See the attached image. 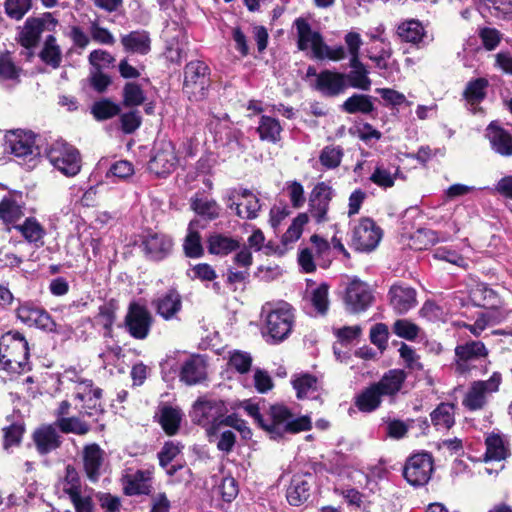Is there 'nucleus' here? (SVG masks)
<instances>
[{"label":"nucleus","instance_id":"nucleus-1","mask_svg":"<svg viewBox=\"0 0 512 512\" xmlns=\"http://www.w3.org/2000/svg\"><path fill=\"white\" fill-rule=\"evenodd\" d=\"M312 428L311 419L307 415L294 418L291 409L284 404L271 405L265 420L264 431L270 439L279 440L285 434H297Z\"/></svg>","mask_w":512,"mask_h":512},{"label":"nucleus","instance_id":"nucleus-2","mask_svg":"<svg viewBox=\"0 0 512 512\" xmlns=\"http://www.w3.org/2000/svg\"><path fill=\"white\" fill-rule=\"evenodd\" d=\"M30 348L23 333L10 330L0 337V364L13 373L30 370Z\"/></svg>","mask_w":512,"mask_h":512},{"label":"nucleus","instance_id":"nucleus-3","mask_svg":"<svg viewBox=\"0 0 512 512\" xmlns=\"http://www.w3.org/2000/svg\"><path fill=\"white\" fill-rule=\"evenodd\" d=\"M228 413L226 402L221 399H212L200 396L192 405L189 413L193 424L205 429L210 443L218 436V422L222 416Z\"/></svg>","mask_w":512,"mask_h":512},{"label":"nucleus","instance_id":"nucleus-4","mask_svg":"<svg viewBox=\"0 0 512 512\" xmlns=\"http://www.w3.org/2000/svg\"><path fill=\"white\" fill-rule=\"evenodd\" d=\"M36 137L37 135L31 130L7 131L4 136V153L13 155L19 164L33 168L40 155Z\"/></svg>","mask_w":512,"mask_h":512},{"label":"nucleus","instance_id":"nucleus-5","mask_svg":"<svg viewBox=\"0 0 512 512\" xmlns=\"http://www.w3.org/2000/svg\"><path fill=\"white\" fill-rule=\"evenodd\" d=\"M183 92L190 101L207 98L211 86V69L202 60H193L184 67Z\"/></svg>","mask_w":512,"mask_h":512},{"label":"nucleus","instance_id":"nucleus-6","mask_svg":"<svg viewBox=\"0 0 512 512\" xmlns=\"http://www.w3.org/2000/svg\"><path fill=\"white\" fill-rule=\"evenodd\" d=\"M46 157L55 169L72 177L81 170V155L77 148L65 141H55L46 149Z\"/></svg>","mask_w":512,"mask_h":512},{"label":"nucleus","instance_id":"nucleus-7","mask_svg":"<svg viewBox=\"0 0 512 512\" xmlns=\"http://www.w3.org/2000/svg\"><path fill=\"white\" fill-rule=\"evenodd\" d=\"M171 235L148 229L140 236L139 248L147 261L159 263L171 256L174 250Z\"/></svg>","mask_w":512,"mask_h":512},{"label":"nucleus","instance_id":"nucleus-8","mask_svg":"<svg viewBox=\"0 0 512 512\" xmlns=\"http://www.w3.org/2000/svg\"><path fill=\"white\" fill-rule=\"evenodd\" d=\"M16 318L28 327H34L48 333L57 332V324L49 312L34 301L18 300L15 309Z\"/></svg>","mask_w":512,"mask_h":512},{"label":"nucleus","instance_id":"nucleus-9","mask_svg":"<svg viewBox=\"0 0 512 512\" xmlns=\"http://www.w3.org/2000/svg\"><path fill=\"white\" fill-rule=\"evenodd\" d=\"M58 25V20L50 12H45L39 17H28L17 41L25 49H33L38 46L44 31L53 32Z\"/></svg>","mask_w":512,"mask_h":512},{"label":"nucleus","instance_id":"nucleus-10","mask_svg":"<svg viewBox=\"0 0 512 512\" xmlns=\"http://www.w3.org/2000/svg\"><path fill=\"white\" fill-rule=\"evenodd\" d=\"M154 319L145 305L132 301L124 317V326L129 335L137 340H144L150 334Z\"/></svg>","mask_w":512,"mask_h":512},{"label":"nucleus","instance_id":"nucleus-11","mask_svg":"<svg viewBox=\"0 0 512 512\" xmlns=\"http://www.w3.org/2000/svg\"><path fill=\"white\" fill-rule=\"evenodd\" d=\"M155 153L148 162V170L157 177L170 175L177 167L179 159L175 145L171 141H160L155 145Z\"/></svg>","mask_w":512,"mask_h":512},{"label":"nucleus","instance_id":"nucleus-12","mask_svg":"<svg viewBox=\"0 0 512 512\" xmlns=\"http://www.w3.org/2000/svg\"><path fill=\"white\" fill-rule=\"evenodd\" d=\"M501 381V374L494 372L486 381L473 382L463 399V405L471 411L482 409L488 397L498 391Z\"/></svg>","mask_w":512,"mask_h":512},{"label":"nucleus","instance_id":"nucleus-13","mask_svg":"<svg viewBox=\"0 0 512 512\" xmlns=\"http://www.w3.org/2000/svg\"><path fill=\"white\" fill-rule=\"evenodd\" d=\"M433 472V459L429 453H417L411 456L403 469L407 482L415 487L428 483Z\"/></svg>","mask_w":512,"mask_h":512},{"label":"nucleus","instance_id":"nucleus-14","mask_svg":"<svg viewBox=\"0 0 512 512\" xmlns=\"http://www.w3.org/2000/svg\"><path fill=\"white\" fill-rule=\"evenodd\" d=\"M103 390L94 386L90 379L83 380L79 383L74 395V399L82 403L81 412L87 416L103 415L105 408L102 403Z\"/></svg>","mask_w":512,"mask_h":512},{"label":"nucleus","instance_id":"nucleus-15","mask_svg":"<svg viewBox=\"0 0 512 512\" xmlns=\"http://www.w3.org/2000/svg\"><path fill=\"white\" fill-rule=\"evenodd\" d=\"M382 238V230L370 218H362L352 231L351 245L358 251L374 250Z\"/></svg>","mask_w":512,"mask_h":512},{"label":"nucleus","instance_id":"nucleus-16","mask_svg":"<svg viewBox=\"0 0 512 512\" xmlns=\"http://www.w3.org/2000/svg\"><path fill=\"white\" fill-rule=\"evenodd\" d=\"M374 300L371 287L358 278L350 281L346 288L345 304L351 313H360L368 309Z\"/></svg>","mask_w":512,"mask_h":512},{"label":"nucleus","instance_id":"nucleus-17","mask_svg":"<svg viewBox=\"0 0 512 512\" xmlns=\"http://www.w3.org/2000/svg\"><path fill=\"white\" fill-rule=\"evenodd\" d=\"M156 314L165 321L178 320L183 309V299L175 287H170L151 301Z\"/></svg>","mask_w":512,"mask_h":512},{"label":"nucleus","instance_id":"nucleus-18","mask_svg":"<svg viewBox=\"0 0 512 512\" xmlns=\"http://www.w3.org/2000/svg\"><path fill=\"white\" fill-rule=\"evenodd\" d=\"M82 464L86 478L91 483H97L102 475L106 453L97 443L84 445L82 449Z\"/></svg>","mask_w":512,"mask_h":512},{"label":"nucleus","instance_id":"nucleus-19","mask_svg":"<svg viewBox=\"0 0 512 512\" xmlns=\"http://www.w3.org/2000/svg\"><path fill=\"white\" fill-rule=\"evenodd\" d=\"M22 192L10 191L0 200V221L10 230L24 216Z\"/></svg>","mask_w":512,"mask_h":512},{"label":"nucleus","instance_id":"nucleus-20","mask_svg":"<svg viewBox=\"0 0 512 512\" xmlns=\"http://www.w3.org/2000/svg\"><path fill=\"white\" fill-rule=\"evenodd\" d=\"M32 441L39 455H47L62 445V438L53 424H42L32 433Z\"/></svg>","mask_w":512,"mask_h":512},{"label":"nucleus","instance_id":"nucleus-21","mask_svg":"<svg viewBox=\"0 0 512 512\" xmlns=\"http://www.w3.org/2000/svg\"><path fill=\"white\" fill-rule=\"evenodd\" d=\"M488 350L480 341H469L458 345L455 348L456 369L464 373L471 368V363L480 359H485Z\"/></svg>","mask_w":512,"mask_h":512},{"label":"nucleus","instance_id":"nucleus-22","mask_svg":"<svg viewBox=\"0 0 512 512\" xmlns=\"http://www.w3.org/2000/svg\"><path fill=\"white\" fill-rule=\"evenodd\" d=\"M179 379L188 386L199 384L207 379V364L200 355H192L181 365Z\"/></svg>","mask_w":512,"mask_h":512},{"label":"nucleus","instance_id":"nucleus-23","mask_svg":"<svg viewBox=\"0 0 512 512\" xmlns=\"http://www.w3.org/2000/svg\"><path fill=\"white\" fill-rule=\"evenodd\" d=\"M266 324L269 335L276 341H282L292 330L293 315L289 310H273L268 314Z\"/></svg>","mask_w":512,"mask_h":512},{"label":"nucleus","instance_id":"nucleus-24","mask_svg":"<svg viewBox=\"0 0 512 512\" xmlns=\"http://www.w3.org/2000/svg\"><path fill=\"white\" fill-rule=\"evenodd\" d=\"M206 248L210 255L225 257L240 248V241L221 232H211L207 235Z\"/></svg>","mask_w":512,"mask_h":512},{"label":"nucleus","instance_id":"nucleus-25","mask_svg":"<svg viewBox=\"0 0 512 512\" xmlns=\"http://www.w3.org/2000/svg\"><path fill=\"white\" fill-rule=\"evenodd\" d=\"M294 26L297 29V46L301 51L312 48L313 57L320 59V32L312 31L308 21L302 17L294 21Z\"/></svg>","mask_w":512,"mask_h":512},{"label":"nucleus","instance_id":"nucleus-26","mask_svg":"<svg viewBox=\"0 0 512 512\" xmlns=\"http://www.w3.org/2000/svg\"><path fill=\"white\" fill-rule=\"evenodd\" d=\"M396 35L402 42L420 46L425 43L427 31L418 19H405L397 24Z\"/></svg>","mask_w":512,"mask_h":512},{"label":"nucleus","instance_id":"nucleus-27","mask_svg":"<svg viewBox=\"0 0 512 512\" xmlns=\"http://www.w3.org/2000/svg\"><path fill=\"white\" fill-rule=\"evenodd\" d=\"M407 374L402 369H390L383 374L379 381L374 382L383 397L389 398L391 401L395 399L401 391Z\"/></svg>","mask_w":512,"mask_h":512},{"label":"nucleus","instance_id":"nucleus-28","mask_svg":"<svg viewBox=\"0 0 512 512\" xmlns=\"http://www.w3.org/2000/svg\"><path fill=\"white\" fill-rule=\"evenodd\" d=\"M388 295L391 306L399 314L406 313L417 303L416 291L410 286L394 284Z\"/></svg>","mask_w":512,"mask_h":512},{"label":"nucleus","instance_id":"nucleus-29","mask_svg":"<svg viewBox=\"0 0 512 512\" xmlns=\"http://www.w3.org/2000/svg\"><path fill=\"white\" fill-rule=\"evenodd\" d=\"M485 461H502L510 455V447L507 438L499 433H490L485 439Z\"/></svg>","mask_w":512,"mask_h":512},{"label":"nucleus","instance_id":"nucleus-30","mask_svg":"<svg viewBox=\"0 0 512 512\" xmlns=\"http://www.w3.org/2000/svg\"><path fill=\"white\" fill-rule=\"evenodd\" d=\"M492 149L502 156H512V135L493 122L486 129Z\"/></svg>","mask_w":512,"mask_h":512},{"label":"nucleus","instance_id":"nucleus-31","mask_svg":"<svg viewBox=\"0 0 512 512\" xmlns=\"http://www.w3.org/2000/svg\"><path fill=\"white\" fill-rule=\"evenodd\" d=\"M151 480V473L147 470H137L133 475H128L123 487V493L126 496L150 495L152 486L148 482Z\"/></svg>","mask_w":512,"mask_h":512},{"label":"nucleus","instance_id":"nucleus-32","mask_svg":"<svg viewBox=\"0 0 512 512\" xmlns=\"http://www.w3.org/2000/svg\"><path fill=\"white\" fill-rule=\"evenodd\" d=\"M157 422L167 436H175L181 427V410L171 405H163L160 407Z\"/></svg>","mask_w":512,"mask_h":512},{"label":"nucleus","instance_id":"nucleus-33","mask_svg":"<svg viewBox=\"0 0 512 512\" xmlns=\"http://www.w3.org/2000/svg\"><path fill=\"white\" fill-rule=\"evenodd\" d=\"M384 397L374 383L363 389L354 398V405L359 411L371 413L378 409Z\"/></svg>","mask_w":512,"mask_h":512},{"label":"nucleus","instance_id":"nucleus-34","mask_svg":"<svg viewBox=\"0 0 512 512\" xmlns=\"http://www.w3.org/2000/svg\"><path fill=\"white\" fill-rule=\"evenodd\" d=\"M14 229L21 233L23 238L36 245H43L46 235L45 228L35 217H27L22 224L14 225Z\"/></svg>","mask_w":512,"mask_h":512},{"label":"nucleus","instance_id":"nucleus-35","mask_svg":"<svg viewBox=\"0 0 512 512\" xmlns=\"http://www.w3.org/2000/svg\"><path fill=\"white\" fill-rule=\"evenodd\" d=\"M311 494V484L302 477L294 476L287 489V500L292 506H299L308 500Z\"/></svg>","mask_w":512,"mask_h":512},{"label":"nucleus","instance_id":"nucleus-36","mask_svg":"<svg viewBox=\"0 0 512 512\" xmlns=\"http://www.w3.org/2000/svg\"><path fill=\"white\" fill-rule=\"evenodd\" d=\"M39 58L43 63L53 69H58L61 66L62 52L54 35L50 34L45 38L43 47L39 53Z\"/></svg>","mask_w":512,"mask_h":512},{"label":"nucleus","instance_id":"nucleus-37","mask_svg":"<svg viewBox=\"0 0 512 512\" xmlns=\"http://www.w3.org/2000/svg\"><path fill=\"white\" fill-rule=\"evenodd\" d=\"M118 308V302L115 299L106 301L98 308V313L95 316V320L105 330V336H112L113 325L116 320V312Z\"/></svg>","mask_w":512,"mask_h":512},{"label":"nucleus","instance_id":"nucleus-38","mask_svg":"<svg viewBox=\"0 0 512 512\" xmlns=\"http://www.w3.org/2000/svg\"><path fill=\"white\" fill-rule=\"evenodd\" d=\"M121 43L126 51L146 54L150 50V38L147 32L132 31L121 37Z\"/></svg>","mask_w":512,"mask_h":512},{"label":"nucleus","instance_id":"nucleus-39","mask_svg":"<svg viewBox=\"0 0 512 512\" xmlns=\"http://www.w3.org/2000/svg\"><path fill=\"white\" fill-rule=\"evenodd\" d=\"M282 127L276 118L262 115L257 127L259 138L262 141L277 143L281 139Z\"/></svg>","mask_w":512,"mask_h":512},{"label":"nucleus","instance_id":"nucleus-40","mask_svg":"<svg viewBox=\"0 0 512 512\" xmlns=\"http://www.w3.org/2000/svg\"><path fill=\"white\" fill-rule=\"evenodd\" d=\"M347 88L346 75L329 70L322 71V92L329 96H336Z\"/></svg>","mask_w":512,"mask_h":512},{"label":"nucleus","instance_id":"nucleus-41","mask_svg":"<svg viewBox=\"0 0 512 512\" xmlns=\"http://www.w3.org/2000/svg\"><path fill=\"white\" fill-rule=\"evenodd\" d=\"M470 299L474 305L484 308H496L500 299L495 291L487 287L485 284H477L470 291Z\"/></svg>","mask_w":512,"mask_h":512},{"label":"nucleus","instance_id":"nucleus-42","mask_svg":"<svg viewBox=\"0 0 512 512\" xmlns=\"http://www.w3.org/2000/svg\"><path fill=\"white\" fill-rule=\"evenodd\" d=\"M191 209L206 220L213 221L220 216V206L213 199L198 197L191 198Z\"/></svg>","mask_w":512,"mask_h":512},{"label":"nucleus","instance_id":"nucleus-43","mask_svg":"<svg viewBox=\"0 0 512 512\" xmlns=\"http://www.w3.org/2000/svg\"><path fill=\"white\" fill-rule=\"evenodd\" d=\"M341 109L349 114H369L374 110L371 96L365 94H353L341 105Z\"/></svg>","mask_w":512,"mask_h":512},{"label":"nucleus","instance_id":"nucleus-44","mask_svg":"<svg viewBox=\"0 0 512 512\" xmlns=\"http://www.w3.org/2000/svg\"><path fill=\"white\" fill-rule=\"evenodd\" d=\"M121 112L119 104L110 98H102L95 101L91 106V114L97 121H106L118 116Z\"/></svg>","mask_w":512,"mask_h":512},{"label":"nucleus","instance_id":"nucleus-45","mask_svg":"<svg viewBox=\"0 0 512 512\" xmlns=\"http://www.w3.org/2000/svg\"><path fill=\"white\" fill-rule=\"evenodd\" d=\"M183 252L187 258L197 259L204 256L205 251L202 245V237L199 231L188 229L183 240Z\"/></svg>","mask_w":512,"mask_h":512},{"label":"nucleus","instance_id":"nucleus-46","mask_svg":"<svg viewBox=\"0 0 512 512\" xmlns=\"http://www.w3.org/2000/svg\"><path fill=\"white\" fill-rule=\"evenodd\" d=\"M54 425L64 434L73 433L82 436L90 432V425L76 416L55 420Z\"/></svg>","mask_w":512,"mask_h":512},{"label":"nucleus","instance_id":"nucleus-47","mask_svg":"<svg viewBox=\"0 0 512 512\" xmlns=\"http://www.w3.org/2000/svg\"><path fill=\"white\" fill-rule=\"evenodd\" d=\"M22 68L18 67L9 51L0 53V80L20 82Z\"/></svg>","mask_w":512,"mask_h":512},{"label":"nucleus","instance_id":"nucleus-48","mask_svg":"<svg viewBox=\"0 0 512 512\" xmlns=\"http://www.w3.org/2000/svg\"><path fill=\"white\" fill-rule=\"evenodd\" d=\"M122 105L126 108L137 107L145 103L146 96L141 86L136 82L125 83L122 91Z\"/></svg>","mask_w":512,"mask_h":512},{"label":"nucleus","instance_id":"nucleus-49","mask_svg":"<svg viewBox=\"0 0 512 512\" xmlns=\"http://www.w3.org/2000/svg\"><path fill=\"white\" fill-rule=\"evenodd\" d=\"M454 405L441 403L432 413L431 421L438 429H449L454 424Z\"/></svg>","mask_w":512,"mask_h":512},{"label":"nucleus","instance_id":"nucleus-50","mask_svg":"<svg viewBox=\"0 0 512 512\" xmlns=\"http://www.w3.org/2000/svg\"><path fill=\"white\" fill-rule=\"evenodd\" d=\"M317 383V377L308 373L300 374L292 380V385L296 390L298 399L308 398L311 393L316 392Z\"/></svg>","mask_w":512,"mask_h":512},{"label":"nucleus","instance_id":"nucleus-51","mask_svg":"<svg viewBox=\"0 0 512 512\" xmlns=\"http://www.w3.org/2000/svg\"><path fill=\"white\" fill-rule=\"evenodd\" d=\"M302 301L305 309L312 310L315 316L320 314V284L312 279H306V289L303 292Z\"/></svg>","mask_w":512,"mask_h":512},{"label":"nucleus","instance_id":"nucleus-52","mask_svg":"<svg viewBox=\"0 0 512 512\" xmlns=\"http://www.w3.org/2000/svg\"><path fill=\"white\" fill-rule=\"evenodd\" d=\"M399 168L395 167L394 171L384 165H377L370 176V180L381 188H390L394 185Z\"/></svg>","mask_w":512,"mask_h":512},{"label":"nucleus","instance_id":"nucleus-53","mask_svg":"<svg viewBox=\"0 0 512 512\" xmlns=\"http://www.w3.org/2000/svg\"><path fill=\"white\" fill-rule=\"evenodd\" d=\"M308 215L306 213H300L292 221L286 232L282 235L281 242L284 245H288L297 241L303 232V227L308 223Z\"/></svg>","mask_w":512,"mask_h":512},{"label":"nucleus","instance_id":"nucleus-54","mask_svg":"<svg viewBox=\"0 0 512 512\" xmlns=\"http://www.w3.org/2000/svg\"><path fill=\"white\" fill-rule=\"evenodd\" d=\"M120 129L124 134H133L142 125V116L139 110L132 109L118 115Z\"/></svg>","mask_w":512,"mask_h":512},{"label":"nucleus","instance_id":"nucleus-55","mask_svg":"<svg viewBox=\"0 0 512 512\" xmlns=\"http://www.w3.org/2000/svg\"><path fill=\"white\" fill-rule=\"evenodd\" d=\"M488 86V81L483 78H478L468 83L464 97L471 105L478 104L485 97V89Z\"/></svg>","mask_w":512,"mask_h":512},{"label":"nucleus","instance_id":"nucleus-56","mask_svg":"<svg viewBox=\"0 0 512 512\" xmlns=\"http://www.w3.org/2000/svg\"><path fill=\"white\" fill-rule=\"evenodd\" d=\"M25 432V426L22 423H12L7 427L3 428V447L9 449L13 446H19L21 444L23 434Z\"/></svg>","mask_w":512,"mask_h":512},{"label":"nucleus","instance_id":"nucleus-57","mask_svg":"<svg viewBox=\"0 0 512 512\" xmlns=\"http://www.w3.org/2000/svg\"><path fill=\"white\" fill-rule=\"evenodd\" d=\"M367 68L353 69L346 75V82L353 88L368 91L371 87V79Z\"/></svg>","mask_w":512,"mask_h":512},{"label":"nucleus","instance_id":"nucleus-58","mask_svg":"<svg viewBox=\"0 0 512 512\" xmlns=\"http://www.w3.org/2000/svg\"><path fill=\"white\" fill-rule=\"evenodd\" d=\"M32 0H6L5 12L15 20H21L24 15L31 9Z\"/></svg>","mask_w":512,"mask_h":512},{"label":"nucleus","instance_id":"nucleus-59","mask_svg":"<svg viewBox=\"0 0 512 512\" xmlns=\"http://www.w3.org/2000/svg\"><path fill=\"white\" fill-rule=\"evenodd\" d=\"M235 205L236 216H238L241 219L253 220L258 217V213L261 210L260 200L256 195L246 199L244 210L241 208L243 204Z\"/></svg>","mask_w":512,"mask_h":512},{"label":"nucleus","instance_id":"nucleus-60","mask_svg":"<svg viewBox=\"0 0 512 512\" xmlns=\"http://www.w3.org/2000/svg\"><path fill=\"white\" fill-rule=\"evenodd\" d=\"M180 452L181 448L177 443H174L173 441H166L158 452L160 467L167 468Z\"/></svg>","mask_w":512,"mask_h":512},{"label":"nucleus","instance_id":"nucleus-61","mask_svg":"<svg viewBox=\"0 0 512 512\" xmlns=\"http://www.w3.org/2000/svg\"><path fill=\"white\" fill-rule=\"evenodd\" d=\"M229 365L240 374H245L251 368L252 358L248 353L235 351L230 356Z\"/></svg>","mask_w":512,"mask_h":512},{"label":"nucleus","instance_id":"nucleus-62","mask_svg":"<svg viewBox=\"0 0 512 512\" xmlns=\"http://www.w3.org/2000/svg\"><path fill=\"white\" fill-rule=\"evenodd\" d=\"M393 330L397 336L407 340H413L419 332V328L406 319L397 320L394 323Z\"/></svg>","mask_w":512,"mask_h":512},{"label":"nucleus","instance_id":"nucleus-63","mask_svg":"<svg viewBox=\"0 0 512 512\" xmlns=\"http://www.w3.org/2000/svg\"><path fill=\"white\" fill-rule=\"evenodd\" d=\"M90 35L92 40L99 44L113 45L115 43L112 33L107 28L100 26L96 21L91 23Z\"/></svg>","mask_w":512,"mask_h":512},{"label":"nucleus","instance_id":"nucleus-64","mask_svg":"<svg viewBox=\"0 0 512 512\" xmlns=\"http://www.w3.org/2000/svg\"><path fill=\"white\" fill-rule=\"evenodd\" d=\"M343 156V150L339 146H327L322 150V166L335 168L339 166Z\"/></svg>","mask_w":512,"mask_h":512}]
</instances>
